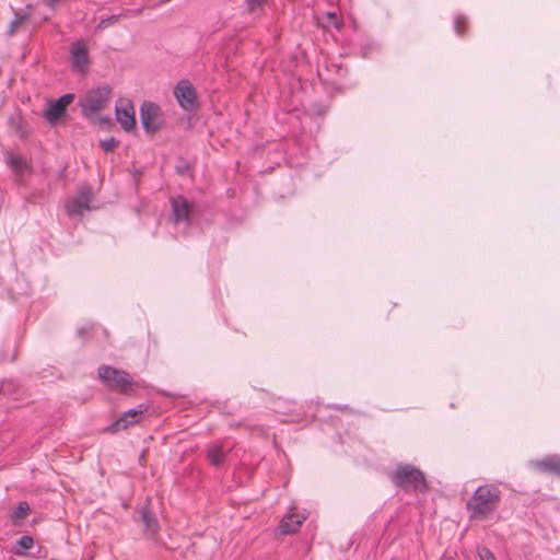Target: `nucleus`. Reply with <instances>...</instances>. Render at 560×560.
Here are the masks:
<instances>
[{
	"instance_id": "nucleus-27",
	"label": "nucleus",
	"mask_w": 560,
	"mask_h": 560,
	"mask_svg": "<svg viewBox=\"0 0 560 560\" xmlns=\"http://www.w3.org/2000/svg\"><path fill=\"white\" fill-rule=\"evenodd\" d=\"M92 327H82V328H79L78 329V335L80 337H84L91 329Z\"/></svg>"
},
{
	"instance_id": "nucleus-21",
	"label": "nucleus",
	"mask_w": 560,
	"mask_h": 560,
	"mask_svg": "<svg viewBox=\"0 0 560 560\" xmlns=\"http://www.w3.org/2000/svg\"><path fill=\"white\" fill-rule=\"evenodd\" d=\"M34 545V539L28 536V535H24L22 536L19 540H18V549H15V555L16 556H23L25 555V551L31 549Z\"/></svg>"
},
{
	"instance_id": "nucleus-8",
	"label": "nucleus",
	"mask_w": 560,
	"mask_h": 560,
	"mask_svg": "<svg viewBox=\"0 0 560 560\" xmlns=\"http://www.w3.org/2000/svg\"><path fill=\"white\" fill-rule=\"evenodd\" d=\"M170 202L172 207L173 222L175 224H179L183 222L186 225H189L195 209V202L189 201L188 199L180 195L172 197Z\"/></svg>"
},
{
	"instance_id": "nucleus-10",
	"label": "nucleus",
	"mask_w": 560,
	"mask_h": 560,
	"mask_svg": "<svg viewBox=\"0 0 560 560\" xmlns=\"http://www.w3.org/2000/svg\"><path fill=\"white\" fill-rule=\"evenodd\" d=\"M74 100V94L67 93L55 101H49L43 116L49 124L56 122L65 113L67 107Z\"/></svg>"
},
{
	"instance_id": "nucleus-20",
	"label": "nucleus",
	"mask_w": 560,
	"mask_h": 560,
	"mask_svg": "<svg viewBox=\"0 0 560 560\" xmlns=\"http://www.w3.org/2000/svg\"><path fill=\"white\" fill-rule=\"evenodd\" d=\"M266 2L267 0H245V10L249 14L255 13L260 15L264 12V5Z\"/></svg>"
},
{
	"instance_id": "nucleus-3",
	"label": "nucleus",
	"mask_w": 560,
	"mask_h": 560,
	"mask_svg": "<svg viewBox=\"0 0 560 560\" xmlns=\"http://www.w3.org/2000/svg\"><path fill=\"white\" fill-rule=\"evenodd\" d=\"M100 380L109 388L125 392L133 384L131 376L122 370L109 365H101L97 370Z\"/></svg>"
},
{
	"instance_id": "nucleus-15",
	"label": "nucleus",
	"mask_w": 560,
	"mask_h": 560,
	"mask_svg": "<svg viewBox=\"0 0 560 560\" xmlns=\"http://www.w3.org/2000/svg\"><path fill=\"white\" fill-rule=\"evenodd\" d=\"M7 165L13 171V173L18 176H22L25 172L31 170V165L27 160L21 155L13 152H7L4 155Z\"/></svg>"
},
{
	"instance_id": "nucleus-24",
	"label": "nucleus",
	"mask_w": 560,
	"mask_h": 560,
	"mask_svg": "<svg viewBox=\"0 0 560 560\" xmlns=\"http://www.w3.org/2000/svg\"><path fill=\"white\" fill-rule=\"evenodd\" d=\"M117 145L118 141L114 137L101 141V147L105 152L113 151Z\"/></svg>"
},
{
	"instance_id": "nucleus-17",
	"label": "nucleus",
	"mask_w": 560,
	"mask_h": 560,
	"mask_svg": "<svg viewBox=\"0 0 560 560\" xmlns=\"http://www.w3.org/2000/svg\"><path fill=\"white\" fill-rule=\"evenodd\" d=\"M13 13H14V18L10 22L8 30H7V34L9 36L14 35L19 31L20 26L23 23H25L26 21H28V19H30V13L26 11L14 10Z\"/></svg>"
},
{
	"instance_id": "nucleus-12",
	"label": "nucleus",
	"mask_w": 560,
	"mask_h": 560,
	"mask_svg": "<svg viewBox=\"0 0 560 560\" xmlns=\"http://www.w3.org/2000/svg\"><path fill=\"white\" fill-rule=\"evenodd\" d=\"M305 520V514L299 513L295 508H291L282 517L279 530L283 535L294 534L300 529Z\"/></svg>"
},
{
	"instance_id": "nucleus-26",
	"label": "nucleus",
	"mask_w": 560,
	"mask_h": 560,
	"mask_svg": "<svg viewBox=\"0 0 560 560\" xmlns=\"http://www.w3.org/2000/svg\"><path fill=\"white\" fill-rule=\"evenodd\" d=\"M119 16L118 15H110L109 18L107 19H104L101 21V26H106V25H109V24H114L118 21Z\"/></svg>"
},
{
	"instance_id": "nucleus-5",
	"label": "nucleus",
	"mask_w": 560,
	"mask_h": 560,
	"mask_svg": "<svg viewBox=\"0 0 560 560\" xmlns=\"http://www.w3.org/2000/svg\"><path fill=\"white\" fill-rule=\"evenodd\" d=\"M71 70L79 74H85L91 63L89 48L83 39L73 42L69 49Z\"/></svg>"
},
{
	"instance_id": "nucleus-2",
	"label": "nucleus",
	"mask_w": 560,
	"mask_h": 560,
	"mask_svg": "<svg viewBox=\"0 0 560 560\" xmlns=\"http://www.w3.org/2000/svg\"><path fill=\"white\" fill-rule=\"evenodd\" d=\"M392 480L404 491L425 492L429 488L424 474L410 464L398 465Z\"/></svg>"
},
{
	"instance_id": "nucleus-13",
	"label": "nucleus",
	"mask_w": 560,
	"mask_h": 560,
	"mask_svg": "<svg viewBox=\"0 0 560 560\" xmlns=\"http://www.w3.org/2000/svg\"><path fill=\"white\" fill-rule=\"evenodd\" d=\"M92 195L89 188L79 192V195L66 206V211L69 215L82 214L85 210L90 209Z\"/></svg>"
},
{
	"instance_id": "nucleus-22",
	"label": "nucleus",
	"mask_w": 560,
	"mask_h": 560,
	"mask_svg": "<svg viewBox=\"0 0 560 560\" xmlns=\"http://www.w3.org/2000/svg\"><path fill=\"white\" fill-rule=\"evenodd\" d=\"M477 555L480 560H497L494 553L486 546L477 547Z\"/></svg>"
},
{
	"instance_id": "nucleus-28",
	"label": "nucleus",
	"mask_w": 560,
	"mask_h": 560,
	"mask_svg": "<svg viewBox=\"0 0 560 560\" xmlns=\"http://www.w3.org/2000/svg\"><path fill=\"white\" fill-rule=\"evenodd\" d=\"M186 168H187V166H186V165H185V166H177V167H176V171H177V173H178V174H182V175H183V174L185 173Z\"/></svg>"
},
{
	"instance_id": "nucleus-9",
	"label": "nucleus",
	"mask_w": 560,
	"mask_h": 560,
	"mask_svg": "<svg viewBox=\"0 0 560 560\" xmlns=\"http://www.w3.org/2000/svg\"><path fill=\"white\" fill-rule=\"evenodd\" d=\"M148 407L143 404L138 405L136 408H130L125 411L115 422L107 425L104 430L108 433H116L128 429L129 427L138 423Z\"/></svg>"
},
{
	"instance_id": "nucleus-7",
	"label": "nucleus",
	"mask_w": 560,
	"mask_h": 560,
	"mask_svg": "<svg viewBox=\"0 0 560 560\" xmlns=\"http://www.w3.org/2000/svg\"><path fill=\"white\" fill-rule=\"evenodd\" d=\"M174 96L184 110L191 112L198 107L196 90L191 82L186 79L177 82L174 88Z\"/></svg>"
},
{
	"instance_id": "nucleus-25",
	"label": "nucleus",
	"mask_w": 560,
	"mask_h": 560,
	"mask_svg": "<svg viewBox=\"0 0 560 560\" xmlns=\"http://www.w3.org/2000/svg\"><path fill=\"white\" fill-rule=\"evenodd\" d=\"M327 19L329 23L337 30H341L342 27V21L339 19L336 12H328Z\"/></svg>"
},
{
	"instance_id": "nucleus-23",
	"label": "nucleus",
	"mask_w": 560,
	"mask_h": 560,
	"mask_svg": "<svg viewBox=\"0 0 560 560\" xmlns=\"http://www.w3.org/2000/svg\"><path fill=\"white\" fill-rule=\"evenodd\" d=\"M467 28V20L465 16H457L454 21V30L458 35H464Z\"/></svg>"
},
{
	"instance_id": "nucleus-4",
	"label": "nucleus",
	"mask_w": 560,
	"mask_h": 560,
	"mask_svg": "<svg viewBox=\"0 0 560 560\" xmlns=\"http://www.w3.org/2000/svg\"><path fill=\"white\" fill-rule=\"evenodd\" d=\"M110 89L108 86L96 88L89 91L80 102L81 110L84 116H91L98 113L109 101Z\"/></svg>"
},
{
	"instance_id": "nucleus-29",
	"label": "nucleus",
	"mask_w": 560,
	"mask_h": 560,
	"mask_svg": "<svg viewBox=\"0 0 560 560\" xmlns=\"http://www.w3.org/2000/svg\"><path fill=\"white\" fill-rule=\"evenodd\" d=\"M441 560H455L452 556H443Z\"/></svg>"
},
{
	"instance_id": "nucleus-14",
	"label": "nucleus",
	"mask_w": 560,
	"mask_h": 560,
	"mask_svg": "<svg viewBox=\"0 0 560 560\" xmlns=\"http://www.w3.org/2000/svg\"><path fill=\"white\" fill-rule=\"evenodd\" d=\"M139 513L145 533L150 534L151 536L156 535L160 529V525L156 516L151 511L149 501H147L145 504L140 508Z\"/></svg>"
},
{
	"instance_id": "nucleus-1",
	"label": "nucleus",
	"mask_w": 560,
	"mask_h": 560,
	"mask_svg": "<svg viewBox=\"0 0 560 560\" xmlns=\"http://www.w3.org/2000/svg\"><path fill=\"white\" fill-rule=\"evenodd\" d=\"M500 502V489L494 485H482L476 489L467 502L469 517L471 520H485L498 509Z\"/></svg>"
},
{
	"instance_id": "nucleus-16",
	"label": "nucleus",
	"mask_w": 560,
	"mask_h": 560,
	"mask_svg": "<svg viewBox=\"0 0 560 560\" xmlns=\"http://www.w3.org/2000/svg\"><path fill=\"white\" fill-rule=\"evenodd\" d=\"M534 467L540 471L560 476V456L549 455L534 463Z\"/></svg>"
},
{
	"instance_id": "nucleus-19",
	"label": "nucleus",
	"mask_w": 560,
	"mask_h": 560,
	"mask_svg": "<svg viewBox=\"0 0 560 560\" xmlns=\"http://www.w3.org/2000/svg\"><path fill=\"white\" fill-rule=\"evenodd\" d=\"M30 505L26 501L19 502L18 506L10 513V520L16 524L19 521L24 520L30 514Z\"/></svg>"
},
{
	"instance_id": "nucleus-18",
	"label": "nucleus",
	"mask_w": 560,
	"mask_h": 560,
	"mask_svg": "<svg viewBox=\"0 0 560 560\" xmlns=\"http://www.w3.org/2000/svg\"><path fill=\"white\" fill-rule=\"evenodd\" d=\"M207 458L213 466H219L224 462L225 452L221 445H214L208 448Z\"/></svg>"
},
{
	"instance_id": "nucleus-11",
	"label": "nucleus",
	"mask_w": 560,
	"mask_h": 560,
	"mask_svg": "<svg viewBox=\"0 0 560 560\" xmlns=\"http://www.w3.org/2000/svg\"><path fill=\"white\" fill-rule=\"evenodd\" d=\"M116 120L126 131H130L136 126L135 110L130 101H120L116 105Z\"/></svg>"
},
{
	"instance_id": "nucleus-6",
	"label": "nucleus",
	"mask_w": 560,
	"mask_h": 560,
	"mask_svg": "<svg viewBox=\"0 0 560 560\" xmlns=\"http://www.w3.org/2000/svg\"><path fill=\"white\" fill-rule=\"evenodd\" d=\"M140 120L147 133L156 132L163 124L160 106L153 102H143L140 107Z\"/></svg>"
}]
</instances>
